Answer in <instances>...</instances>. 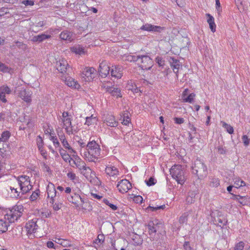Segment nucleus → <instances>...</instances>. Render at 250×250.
Segmentation results:
<instances>
[{
    "label": "nucleus",
    "mask_w": 250,
    "mask_h": 250,
    "mask_svg": "<svg viewBox=\"0 0 250 250\" xmlns=\"http://www.w3.org/2000/svg\"><path fill=\"white\" fill-rule=\"evenodd\" d=\"M32 176L31 172H28L26 175L22 174L17 177V180L20 187L21 194H25L32 189L33 186L30 181V177Z\"/></svg>",
    "instance_id": "obj_1"
},
{
    "label": "nucleus",
    "mask_w": 250,
    "mask_h": 250,
    "mask_svg": "<svg viewBox=\"0 0 250 250\" xmlns=\"http://www.w3.org/2000/svg\"><path fill=\"white\" fill-rule=\"evenodd\" d=\"M170 172L172 178L175 179L178 184L181 185L184 184L186 177L184 166L180 165H175L172 167Z\"/></svg>",
    "instance_id": "obj_2"
},
{
    "label": "nucleus",
    "mask_w": 250,
    "mask_h": 250,
    "mask_svg": "<svg viewBox=\"0 0 250 250\" xmlns=\"http://www.w3.org/2000/svg\"><path fill=\"white\" fill-rule=\"evenodd\" d=\"M23 211V206L21 204H17L4 215V219L8 220L9 223H14L22 216Z\"/></svg>",
    "instance_id": "obj_3"
},
{
    "label": "nucleus",
    "mask_w": 250,
    "mask_h": 250,
    "mask_svg": "<svg viewBox=\"0 0 250 250\" xmlns=\"http://www.w3.org/2000/svg\"><path fill=\"white\" fill-rule=\"evenodd\" d=\"M88 155L90 156V161H94L100 155L101 148L100 145L95 141H89L86 145V150Z\"/></svg>",
    "instance_id": "obj_4"
},
{
    "label": "nucleus",
    "mask_w": 250,
    "mask_h": 250,
    "mask_svg": "<svg viewBox=\"0 0 250 250\" xmlns=\"http://www.w3.org/2000/svg\"><path fill=\"white\" fill-rule=\"evenodd\" d=\"M192 168V173L196 175L199 179L203 178L208 174L207 167L200 160L196 159Z\"/></svg>",
    "instance_id": "obj_5"
},
{
    "label": "nucleus",
    "mask_w": 250,
    "mask_h": 250,
    "mask_svg": "<svg viewBox=\"0 0 250 250\" xmlns=\"http://www.w3.org/2000/svg\"><path fill=\"white\" fill-rule=\"evenodd\" d=\"M68 201L73 204L77 207H83V205L86 202V199L84 195H81L78 192H74L71 195L65 196Z\"/></svg>",
    "instance_id": "obj_6"
},
{
    "label": "nucleus",
    "mask_w": 250,
    "mask_h": 250,
    "mask_svg": "<svg viewBox=\"0 0 250 250\" xmlns=\"http://www.w3.org/2000/svg\"><path fill=\"white\" fill-rule=\"evenodd\" d=\"M71 115L68 112H63L62 113V116H60L63 124V127L65 129L66 133L68 135L73 134L72 126L71 124Z\"/></svg>",
    "instance_id": "obj_7"
},
{
    "label": "nucleus",
    "mask_w": 250,
    "mask_h": 250,
    "mask_svg": "<svg viewBox=\"0 0 250 250\" xmlns=\"http://www.w3.org/2000/svg\"><path fill=\"white\" fill-rule=\"evenodd\" d=\"M56 67L58 71L62 74L63 76L68 75V71L70 68L66 60L62 59L57 61Z\"/></svg>",
    "instance_id": "obj_8"
},
{
    "label": "nucleus",
    "mask_w": 250,
    "mask_h": 250,
    "mask_svg": "<svg viewBox=\"0 0 250 250\" xmlns=\"http://www.w3.org/2000/svg\"><path fill=\"white\" fill-rule=\"evenodd\" d=\"M153 62L151 59L148 56L144 55L140 56L137 64L143 70H149L152 66Z\"/></svg>",
    "instance_id": "obj_9"
},
{
    "label": "nucleus",
    "mask_w": 250,
    "mask_h": 250,
    "mask_svg": "<svg viewBox=\"0 0 250 250\" xmlns=\"http://www.w3.org/2000/svg\"><path fill=\"white\" fill-rule=\"evenodd\" d=\"M111 83L110 82L103 83L102 87L106 91L112 96L116 97V98L121 97L122 95L121 93V90L120 88L111 85Z\"/></svg>",
    "instance_id": "obj_10"
},
{
    "label": "nucleus",
    "mask_w": 250,
    "mask_h": 250,
    "mask_svg": "<svg viewBox=\"0 0 250 250\" xmlns=\"http://www.w3.org/2000/svg\"><path fill=\"white\" fill-rule=\"evenodd\" d=\"M14 93H16L18 97L21 98L27 104H30L31 102V95L32 93L29 90H26L23 88L18 90H15Z\"/></svg>",
    "instance_id": "obj_11"
},
{
    "label": "nucleus",
    "mask_w": 250,
    "mask_h": 250,
    "mask_svg": "<svg viewBox=\"0 0 250 250\" xmlns=\"http://www.w3.org/2000/svg\"><path fill=\"white\" fill-rule=\"evenodd\" d=\"M117 188L120 192L124 193L127 192L132 188V185L128 180L123 179L118 182Z\"/></svg>",
    "instance_id": "obj_12"
},
{
    "label": "nucleus",
    "mask_w": 250,
    "mask_h": 250,
    "mask_svg": "<svg viewBox=\"0 0 250 250\" xmlns=\"http://www.w3.org/2000/svg\"><path fill=\"white\" fill-rule=\"evenodd\" d=\"M96 75V70L93 67H86L82 72L81 76L86 81H92Z\"/></svg>",
    "instance_id": "obj_13"
},
{
    "label": "nucleus",
    "mask_w": 250,
    "mask_h": 250,
    "mask_svg": "<svg viewBox=\"0 0 250 250\" xmlns=\"http://www.w3.org/2000/svg\"><path fill=\"white\" fill-rule=\"evenodd\" d=\"M12 93L11 89L6 84L0 87V100L2 103H6L7 101L6 99V94H10Z\"/></svg>",
    "instance_id": "obj_14"
},
{
    "label": "nucleus",
    "mask_w": 250,
    "mask_h": 250,
    "mask_svg": "<svg viewBox=\"0 0 250 250\" xmlns=\"http://www.w3.org/2000/svg\"><path fill=\"white\" fill-rule=\"evenodd\" d=\"M110 69L109 66L108 65L106 62L103 61L100 63L99 71L100 75L102 77H105L109 74Z\"/></svg>",
    "instance_id": "obj_15"
},
{
    "label": "nucleus",
    "mask_w": 250,
    "mask_h": 250,
    "mask_svg": "<svg viewBox=\"0 0 250 250\" xmlns=\"http://www.w3.org/2000/svg\"><path fill=\"white\" fill-rule=\"evenodd\" d=\"M170 66L172 68L173 72L176 74V79L178 78V71L182 65L180 61L174 58H171L169 61Z\"/></svg>",
    "instance_id": "obj_16"
},
{
    "label": "nucleus",
    "mask_w": 250,
    "mask_h": 250,
    "mask_svg": "<svg viewBox=\"0 0 250 250\" xmlns=\"http://www.w3.org/2000/svg\"><path fill=\"white\" fill-rule=\"evenodd\" d=\"M104 123L106 125L112 127H116L118 125V122L116 120L115 117L111 115H107L104 121Z\"/></svg>",
    "instance_id": "obj_17"
},
{
    "label": "nucleus",
    "mask_w": 250,
    "mask_h": 250,
    "mask_svg": "<svg viewBox=\"0 0 250 250\" xmlns=\"http://www.w3.org/2000/svg\"><path fill=\"white\" fill-rule=\"evenodd\" d=\"M105 171L106 174L111 177H115V176L119 175L118 169L115 166L111 165L107 166L105 167Z\"/></svg>",
    "instance_id": "obj_18"
},
{
    "label": "nucleus",
    "mask_w": 250,
    "mask_h": 250,
    "mask_svg": "<svg viewBox=\"0 0 250 250\" xmlns=\"http://www.w3.org/2000/svg\"><path fill=\"white\" fill-rule=\"evenodd\" d=\"M74 37L73 33L67 30L62 31L60 34V38L61 40L69 42L73 40Z\"/></svg>",
    "instance_id": "obj_19"
},
{
    "label": "nucleus",
    "mask_w": 250,
    "mask_h": 250,
    "mask_svg": "<svg viewBox=\"0 0 250 250\" xmlns=\"http://www.w3.org/2000/svg\"><path fill=\"white\" fill-rule=\"evenodd\" d=\"M110 72L112 77L119 79L122 76V68L119 66H112Z\"/></svg>",
    "instance_id": "obj_20"
},
{
    "label": "nucleus",
    "mask_w": 250,
    "mask_h": 250,
    "mask_svg": "<svg viewBox=\"0 0 250 250\" xmlns=\"http://www.w3.org/2000/svg\"><path fill=\"white\" fill-rule=\"evenodd\" d=\"M67 75L64 76L66 84L69 87L75 89H78L80 87V84L75 80L70 77H66Z\"/></svg>",
    "instance_id": "obj_21"
},
{
    "label": "nucleus",
    "mask_w": 250,
    "mask_h": 250,
    "mask_svg": "<svg viewBox=\"0 0 250 250\" xmlns=\"http://www.w3.org/2000/svg\"><path fill=\"white\" fill-rule=\"evenodd\" d=\"M47 196L52 200L56 195L58 194L56 189L55 188L54 185L52 183H49L47 188Z\"/></svg>",
    "instance_id": "obj_22"
},
{
    "label": "nucleus",
    "mask_w": 250,
    "mask_h": 250,
    "mask_svg": "<svg viewBox=\"0 0 250 250\" xmlns=\"http://www.w3.org/2000/svg\"><path fill=\"white\" fill-rule=\"evenodd\" d=\"M80 171L87 180H89L92 177V174L95 175L94 172L89 167H86V165L83 167V169H81Z\"/></svg>",
    "instance_id": "obj_23"
},
{
    "label": "nucleus",
    "mask_w": 250,
    "mask_h": 250,
    "mask_svg": "<svg viewBox=\"0 0 250 250\" xmlns=\"http://www.w3.org/2000/svg\"><path fill=\"white\" fill-rule=\"evenodd\" d=\"M158 220L150 221L148 225V229L149 230V235H152L157 231L158 228Z\"/></svg>",
    "instance_id": "obj_24"
},
{
    "label": "nucleus",
    "mask_w": 250,
    "mask_h": 250,
    "mask_svg": "<svg viewBox=\"0 0 250 250\" xmlns=\"http://www.w3.org/2000/svg\"><path fill=\"white\" fill-rule=\"evenodd\" d=\"M51 38V36L49 35H46L45 34H42L37 36H35L32 38V41L34 42H41L44 40L49 39Z\"/></svg>",
    "instance_id": "obj_25"
},
{
    "label": "nucleus",
    "mask_w": 250,
    "mask_h": 250,
    "mask_svg": "<svg viewBox=\"0 0 250 250\" xmlns=\"http://www.w3.org/2000/svg\"><path fill=\"white\" fill-rule=\"evenodd\" d=\"M206 15L208 17L207 21L209 25V28L212 32H214L216 31V24L214 22V19L209 14H207Z\"/></svg>",
    "instance_id": "obj_26"
},
{
    "label": "nucleus",
    "mask_w": 250,
    "mask_h": 250,
    "mask_svg": "<svg viewBox=\"0 0 250 250\" xmlns=\"http://www.w3.org/2000/svg\"><path fill=\"white\" fill-rule=\"evenodd\" d=\"M10 189L11 190V195L13 198L16 199H22V195L24 194H21V192L18 190L17 188H15L13 187H10Z\"/></svg>",
    "instance_id": "obj_27"
},
{
    "label": "nucleus",
    "mask_w": 250,
    "mask_h": 250,
    "mask_svg": "<svg viewBox=\"0 0 250 250\" xmlns=\"http://www.w3.org/2000/svg\"><path fill=\"white\" fill-rule=\"evenodd\" d=\"M59 152L60 153V155H61L62 158L63 159V160L65 162L69 161V163H70V160H72V158L70 157L69 153L67 152V150H65L63 149L62 148L60 147L59 148Z\"/></svg>",
    "instance_id": "obj_28"
},
{
    "label": "nucleus",
    "mask_w": 250,
    "mask_h": 250,
    "mask_svg": "<svg viewBox=\"0 0 250 250\" xmlns=\"http://www.w3.org/2000/svg\"><path fill=\"white\" fill-rule=\"evenodd\" d=\"M71 50L72 52H74L76 54H79L80 55L85 54L84 48L80 45H77L73 46L72 47H71Z\"/></svg>",
    "instance_id": "obj_29"
},
{
    "label": "nucleus",
    "mask_w": 250,
    "mask_h": 250,
    "mask_svg": "<svg viewBox=\"0 0 250 250\" xmlns=\"http://www.w3.org/2000/svg\"><path fill=\"white\" fill-rule=\"evenodd\" d=\"M63 147L67 151L68 153L70 154L76 153V151L70 146L68 141L65 140L62 142Z\"/></svg>",
    "instance_id": "obj_30"
},
{
    "label": "nucleus",
    "mask_w": 250,
    "mask_h": 250,
    "mask_svg": "<svg viewBox=\"0 0 250 250\" xmlns=\"http://www.w3.org/2000/svg\"><path fill=\"white\" fill-rule=\"evenodd\" d=\"M239 203L243 206L248 205L250 204V197L249 196H238L237 198Z\"/></svg>",
    "instance_id": "obj_31"
},
{
    "label": "nucleus",
    "mask_w": 250,
    "mask_h": 250,
    "mask_svg": "<svg viewBox=\"0 0 250 250\" xmlns=\"http://www.w3.org/2000/svg\"><path fill=\"white\" fill-rule=\"evenodd\" d=\"M9 226V223L4 220L0 219V233L5 232L7 230Z\"/></svg>",
    "instance_id": "obj_32"
},
{
    "label": "nucleus",
    "mask_w": 250,
    "mask_h": 250,
    "mask_svg": "<svg viewBox=\"0 0 250 250\" xmlns=\"http://www.w3.org/2000/svg\"><path fill=\"white\" fill-rule=\"evenodd\" d=\"M215 221L217 225L222 228L226 226L228 222L227 219L223 216H219Z\"/></svg>",
    "instance_id": "obj_33"
},
{
    "label": "nucleus",
    "mask_w": 250,
    "mask_h": 250,
    "mask_svg": "<svg viewBox=\"0 0 250 250\" xmlns=\"http://www.w3.org/2000/svg\"><path fill=\"white\" fill-rule=\"evenodd\" d=\"M233 181L234 184V187L236 188H238L241 187H244L246 186L245 182L239 177L234 178L233 179Z\"/></svg>",
    "instance_id": "obj_34"
},
{
    "label": "nucleus",
    "mask_w": 250,
    "mask_h": 250,
    "mask_svg": "<svg viewBox=\"0 0 250 250\" xmlns=\"http://www.w3.org/2000/svg\"><path fill=\"white\" fill-rule=\"evenodd\" d=\"M11 136V133L8 131H4L1 134V137H0V142H6L9 137Z\"/></svg>",
    "instance_id": "obj_35"
},
{
    "label": "nucleus",
    "mask_w": 250,
    "mask_h": 250,
    "mask_svg": "<svg viewBox=\"0 0 250 250\" xmlns=\"http://www.w3.org/2000/svg\"><path fill=\"white\" fill-rule=\"evenodd\" d=\"M37 225L34 222L29 223L27 225V229H28V231L30 233L35 232L36 230L37 229Z\"/></svg>",
    "instance_id": "obj_36"
},
{
    "label": "nucleus",
    "mask_w": 250,
    "mask_h": 250,
    "mask_svg": "<svg viewBox=\"0 0 250 250\" xmlns=\"http://www.w3.org/2000/svg\"><path fill=\"white\" fill-rule=\"evenodd\" d=\"M40 195V191L39 189H37L35 191L33 192L29 197V199L32 202L36 201L39 198Z\"/></svg>",
    "instance_id": "obj_37"
},
{
    "label": "nucleus",
    "mask_w": 250,
    "mask_h": 250,
    "mask_svg": "<svg viewBox=\"0 0 250 250\" xmlns=\"http://www.w3.org/2000/svg\"><path fill=\"white\" fill-rule=\"evenodd\" d=\"M62 193L60 194L59 193H58V194L56 195V196L54 197L52 200H50L49 202H54V201H56L57 202L59 203L60 204H62L63 202V196L61 194Z\"/></svg>",
    "instance_id": "obj_38"
},
{
    "label": "nucleus",
    "mask_w": 250,
    "mask_h": 250,
    "mask_svg": "<svg viewBox=\"0 0 250 250\" xmlns=\"http://www.w3.org/2000/svg\"><path fill=\"white\" fill-rule=\"evenodd\" d=\"M209 185L212 187H217L220 185V181L218 178L212 177L209 179Z\"/></svg>",
    "instance_id": "obj_39"
},
{
    "label": "nucleus",
    "mask_w": 250,
    "mask_h": 250,
    "mask_svg": "<svg viewBox=\"0 0 250 250\" xmlns=\"http://www.w3.org/2000/svg\"><path fill=\"white\" fill-rule=\"evenodd\" d=\"M163 29H164V27H161L160 26L154 25L151 24V27H149V28L147 31L160 33Z\"/></svg>",
    "instance_id": "obj_40"
},
{
    "label": "nucleus",
    "mask_w": 250,
    "mask_h": 250,
    "mask_svg": "<svg viewBox=\"0 0 250 250\" xmlns=\"http://www.w3.org/2000/svg\"><path fill=\"white\" fill-rule=\"evenodd\" d=\"M195 97V94L194 93H190L187 97L183 98V101L186 103H192L194 101Z\"/></svg>",
    "instance_id": "obj_41"
},
{
    "label": "nucleus",
    "mask_w": 250,
    "mask_h": 250,
    "mask_svg": "<svg viewBox=\"0 0 250 250\" xmlns=\"http://www.w3.org/2000/svg\"><path fill=\"white\" fill-rule=\"evenodd\" d=\"M222 126L224 128H225L226 129L227 131L229 134H232V133H233V128L230 125L227 124L225 122H222Z\"/></svg>",
    "instance_id": "obj_42"
},
{
    "label": "nucleus",
    "mask_w": 250,
    "mask_h": 250,
    "mask_svg": "<svg viewBox=\"0 0 250 250\" xmlns=\"http://www.w3.org/2000/svg\"><path fill=\"white\" fill-rule=\"evenodd\" d=\"M85 165V162L79 158L78 161H77L75 167L80 171L81 169H83Z\"/></svg>",
    "instance_id": "obj_43"
},
{
    "label": "nucleus",
    "mask_w": 250,
    "mask_h": 250,
    "mask_svg": "<svg viewBox=\"0 0 250 250\" xmlns=\"http://www.w3.org/2000/svg\"><path fill=\"white\" fill-rule=\"evenodd\" d=\"M50 139L53 142V144L56 147H59V148L61 147L60 143L56 136H52L51 134Z\"/></svg>",
    "instance_id": "obj_44"
},
{
    "label": "nucleus",
    "mask_w": 250,
    "mask_h": 250,
    "mask_svg": "<svg viewBox=\"0 0 250 250\" xmlns=\"http://www.w3.org/2000/svg\"><path fill=\"white\" fill-rule=\"evenodd\" d=\"M96 121L95 117H93V116L90 117H87L86 118L85 125H90L93 124Z\"/></svg>",
    "instance_id": "obj_45"
},
{
    "label": "nucleus",
    "mask_w": 250,
    "mask_h": 250,
    "mask_svg": "<svg viewBox=\"0 0 250 250\" xmlns=\"http://www.w3.org/2000/svg\"><path fill=\"white\" fill-rule=\"evenodd\" d=\"M140 56L128 55L126 57V60L130 62H137L138 63Z\"/></svg>",
    "instance_id": "obj_46"
},
{
    "label": "nucleus",
    "mask_w": 250,
    "mask_h": 250,
    "mask_svg": "<svg viewBox=\"0 0 250 250\" xmlns=\"http://www.w3.org/2000/svg\"><path fill=\"white\" fill-rule=\"evenodd\" d=\"M128 88L129 90H131L134 93H137L139 92H141L140 88L137 87L136 85H133L128 84Z\"/></svg>",
    "instance_id": "obj_47"
},
{
    "label": "nucleus",
    "mask_w": 250,
    "mask_h": 250,
    "mask_svg": "<svg viewBox=\"0 0 250 250\" xmlns=\"http://www.w3.org/2000/svg\"><path fill=\"white\" fill-rule=\"evenodd\" d=\"M52 204L53 209L55 211H58L62 207V204H60L59 203L54 201V202H50Z\"/></svg>",
    "instance_id": "obj_48"
},
{
    "label": "nucleus",
    "mask_w": 250,
    "mask_h": 250,
    "mask_svg": "<svg viewBox=\"0 0 250 250\" xmlns=\"http://www.w3.org/2000/svg\"><path fill=\"white\" fill-rule=\"evenodd\" d=\"M130 122V119L128 117V113H125L123 115V119L122 124L127 125L129 124Z\"/></svg>",
    "instance_id": "obj_49"
},
{
    "label": "nucleus",
    "mask_w": 250,
    "mask_h": 250,
    "mask_svg": "<svg viewBox=\"0 0 250 250\" xmlns=\"http://www.w3.org/2000/svg\"><path fill=\"white\" fill-rule=\"evenodd\" d=\"M37 145L38 149H41V147H43V142L40 136H38L37 138Z\"/></svg>",
    "instance_id": "obj_50"
},
{
    "label": "nucleus",
    "mask_w": 250,
    "mask_h": 250,
    "mask_svg": "<svg viewBox=\"0 0 250 250\" xmlns=\"http://www.w3.org/2000/svg\"><path fill=\"white\" fill-rule=\"evenodd\" d=\"M244 242L240 241L235 245L234 250H244Z\"/></svg>",
    "instance_id": "obj_51"
},
{
    "label": "nucleus",
    "mask_w": 250,
    "mask_h": 250,
    "mask_svg": "<svg viewBox=\"0 0 250 250\" xmlns=\"http://www.w3.org/2000/svg\"><path fill=\"white\" fill-rule=\"evenodd\" d=\"M145 182L148 186H151L155 185L156 180L153 177H150L148 180H146Z\"/></svg>",
    "instance_id": "obj_52"
},
{
    "label": "nucleus",
    "mask_w": 250,
    "mask_h": 250,
    "mask_svg": "<svg viewBox=\"0 0 250 250\" xmlns=\"http://www.w3.org/2000/svg\"><path fill=\"white\" fill-rule=\"evenodd\" d=\"M104 203L107 206H108L112 210H116L117 209V207L116 205H113L109 202V201H108L106 199L104 200Z\"/></svg>",
    "instance_id": "obj_53"
},
{
    "label": "nucleus",
    "mask_w": 250,
    "mask_h": 250,
    "mask_svg": "<svg viewBox=\"0 0 250 250\" xmlns=\"http://www.w3.org/2000/svg\"><path fill=\"white\" fill-rule=\"evenodd\" d=\"M242 139L245 146H247L249 145L250 139L248 138L247 135H243L242 136Z\"/></svg>",
    "instance_id": "obj_54"
},
{
    "label": "nucleus",
    "mask_w": 250,
    "mask_h": 250,
    "mask_svg": "<svg viewBox=\"0 0 250 250\" xmlns=\"http://www.w3.org/2000/svg\"><path fill=\"white\" fill-rule=\"evenodd\" d=\"M217 149L218 152L220 154H225L226 153V149L222 146H218Z\"/></svg>",
    "instance_id": "obj_55"
},
{
    "label": "nucleus",
    "mask_w": 250,
    "mask_h": 250,
    "mask_svg": "<svg viewBox=\"0 0 250 250\" xmlns=\"http://www.w3.org/2000/svg\"><path fill=\"white\" fill-rule=\"evenodd\" d=\"M156 61L159 66H163L165 64V61L161 57H157Z\"/></svg>",
    "instance_id": "obj_56"
},
{
    "label": "nucleus",
    "mask_w": 250,
    "mask_h": 250,
    "mask_svg": "<svg viewBox=\"0 0 250 250\" xmlns=\"http://www.w3.org/2000/svg\"><path fill=\"white\" fill-rule=\"evenodd\" d=\"M175 123L178 125H181L184 123V119L183 118L175 117L174 118Z\"/></svg>",
    "instance_id": "obj_57"
},
{
    "label": "nucleus",
    "mask_w": 250,
    "mask_h": 250,
    "mask_svg": "<svg viewBox=\"0 0 250 250\" xmlns=\"http://www.w3.org/2000/svg\"><path fill=\"white\" fill-rule=\"evenodd\" d=\"M152 211H156L158 209H164L166 208V206L165 205H162V206H157V207H149Z\"/></svg>",
    "instance_id": "obj_58"
},
{
    "label": "nucleus",
    "mask_w": 250,
    "mask_h": 250,
    "mask_svg": "<svg viewBox=\"0 0 250 250\" xmlns=\"http://www.w3.org/2000/svg\"><path fill=\"white\" fill-rule=\"evenodd\" d=\"M151 27V24L146 23L141 27L140 29L142 30H143V31H147L149 29V27Z\"/></svg>",
    "instance_id": "obj_59"
},
{
    "label": "nucleus",
    "mask_w": 250,
    "mask_h": 250,
    "mask_svg": "<svg viewBox=\"0 0 250 250\" xmlns=\"http://www.w3.org/2000/svg\"><path fill=\"white\" fill-rule=\"evenodd\" d=\"M22 3H23L25 6H32L34 4V2L32 0H25L22 2Z\"/></svg>",
    "instance_id": "obj_60"
},
{
    "label": "nucleus",
    "mask_w": 250,
    "mask_h": 250,
    "mask_svg": "<svg viewBox=\"0 0 250 250\" xmlns=\"http://www.w3.org/2000/svg\"><path fill=\"white\" fill-rule=\"evenodd\" d=\"M58 136L61 143L63 141L66 140L65 136L63 132H60L58 133Z\"/></svg>",
    "instance_id": "obj_61"
},
{
    "label": "nucleus",
    "mask_w": 250,
    "mask_h": 250,
    "mask_svg": "<svg viewBox=\"0 0 250 250\" xmlns=\"http://www.w3.org/2000/svg\"><path fill=\"white\" fill-rule=\"evenodd\" d=\"M183 247L185 250H193V249L190 247L189 242H185Z\"/></svg>",
    "instance_id": "obj_62"
},
{
    "label": "nucleus",
    "mask_w": 250,
    "mask_h": 250,
    "mask_svg": "<svg viewBox=\"0 0 250 250\" xmlns=\"http://www.w3.org/2000/svg\"><path fill=\"white\" fill-rule=\"evenodd\" d=\"M0 16H3L4 14L8 13V9L5 7H2L0 8Z\"/></svg>",
    "instance_id": "obj_63"
},
{
    "label": "nucleus",
    "mask_w": 250,
    "mask_h": 250,
    "mask_svg": "<svg viewBox=\"0 0 250 250\" xmlns=\"http://www.w3.org/2000/svg\"><path fill=\"white\" fill-rule=\"evenodd\" d=\"M67 177L71 180H74L76 179V176L74 173L69 172L67 174Z\"/></svg>",
    "instance_id": "obj_64"
}]
</instances>
